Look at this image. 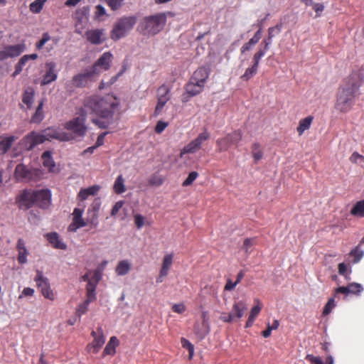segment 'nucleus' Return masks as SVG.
<instances>
[{"instance_id":"nucleus-33","label":"nucleus","mask_w":364,"mask_h":364,"mask_svg":"<svg viewBox=\"0 0 364 364\" xmlns=\"http://www.w3.org/2000/svg\"><path fill=\"white\" fill-rule=\"evenodd\" d=\"M355 216L364 217V199L357 202L350 210Z\"/></svg>"},{"instance_id":"nucleus-7","label":"nucleus","mask_w":364,"mask_h":364,"mask_svg":"<svg viewBox=\"0 0 364 364\" xmlns=\"http://www.w3.org/2000/svg\"><path fill=\"white\" fill-rule=\"evenodd\" d=\"M86 117V111L84 109H81L78 116L65 123V128L79 136H82L85 134L87 130L85 126Z\"/></svg>"},{"instance_id":"nucleus-14","label":"nucleus","mask_w":364,"mask_h":364,"mask_svg":"<svg viewBox=\"0 0 364 364\" xmlns=\"http://www.w3.org/2000/svg\"><path fill=\"white\" fill-rule=\"evenodd\" d=\"M241 132L237 130L235 131L232 134L227 135L223 139H218L217 143L220 151H226L228 149V144H237L241 139Z\"/></svg>"},{"instance_id":"nucleus-34","label":"nucleus","mask_w":364,"mask_h":364,"mask_svg":"<svg viewBox=\"0 0 364 364\" xmlns=\"http://www.w3.org/2000/svg\"><path fill=\"white\" fill-rule=\"evenodd\" d=\"M84 210L82 208H75L73 213V220L76 221L80 225H86L85 220L82 218Z\"/></svg>"},{"instance_id":"nucleus-41","label":"nucleus","mask_w":364,"mask_h":364,"mask_svg":"<svg viewBox=\"0 0 364 364\" xmlns=\"http://www.w3.org/2000/svg\"><path fill=\"white\" fill-rule=\"evenodd\" d=\"M44 166L51 168L54 166V162L49 151H45L42 155Z\"/></svg>"},{"instance_id":"nucleus-17","label":"nucleus","mask_w":364,"mask_h":364,"mask_svg":"<svg viewBox=\"0 0 364 364\" xmlns=\"http://www.w3.org/2000/svg\"><path fill=\"white\" fill-rule=\"evenodd\" d=\"M102 35L103 30L102 29H92L86 32L87 41L95 45H99L102 43Z\"/></svg>"},{"instance_id":"nucleus-21","label":"nucleus","mask_w":364,"mask_h":364,"mask_svg":"<svg viewBox=\"0 0 364 364\" xmlns=\"http://www.w3.org/2000/svg\"><path fill=\"white\" fill-rule=\"evenodd\" d=\"M100 190V186L99 185H94L87 188H81L78 193V198L82 200H85L89 196H96Z\"/></svg>"},{"instance_id":"nucleus-45","label":"nucleus","mask_w":364,"mask_h":364,"mask_svg":"<svg viewBox=\"0 0 364 364\" xmlns=\"http://www.w3.org/2000/svg\"><path fill=\"white\" fill-rule=\"evenodd\" d=\"M350 255L354 257L353 262L358 263L363 258L364 251L357 247L350 252Z\"/></svg>"},{"instance_id":"nucleus-1","label":"nucleus","mask_w":364,"mask_h":364,"mask_svg":"<svg viewBox=\"0 0 364 364\" xmlns=\"http://www.w3.org/2000/svg\"><path fill=\"white\" fill-rule=\"evenodd\" d=\"M119 102L113 95H92L84 100V109L99 117L92 122L100 128L106 129L114 123L119 115Z\"/></svg>"},{"instance_id":"nucleus-30","label":"nucleus","mask_w":364,"mask_h":364,"mask_svg":"<svg viewBox=\"0 0 364 364\" xmlns=\"http://www.w3.org/2000/svg\"><path fill=\"white\" fill-rule=\"evenodd\" d=\"M312 120L313 117L311 116L306 117V118L300 120L299 124L297 127V132L299 135H301L305 130L310 127Z\"/></svg>"},{"instance_id":"nucleus-20","label":"nucleus","mask_w":364,"mask_h":364,"mask_svg":"<svg viewBox=\"0 0 364 364\" xmlns=\"http://www.w3.org/2000/svg\"><path fill=\"white\" fill-rule=\"evenodd\" d=\"M17 250L18 252V262L20 264H25L27 262V255L28 254V250L26 247L25 242L22 239H18L17 245Z\"/></svg>"},{"instance_id":"nucleus-4","label":"nucleus","mask_w":364,"mask_h":364,"mask_svg":"<svg viewBox=\"0 0 364 364\" xmlns=\"http://www.w3.org/2000/svg\"><path fill=\"white\" fill-rule=\"evenodd\" d=\"M51 200V193L48 189L24 191L20 196L19 207L29 208L36 204L42 208L48 207Z\"/></svg>"},{"instance_id":"nucleus-53","label":"nucleus","mask_w":364,"mask_h":364,"mask_svg":"<svg viewBox=\"0 0 364 364\" xmlns=\"http://www.w3.org/2000/svg\"><path fill=\"white\" fill-rule=\"evenodd\" d=\"M123 0H107L109 6L113 11L119 9L122 5Z\"/></svg>"},{"instance_id":"nucleus-6","label":"nucleus","mask_w":364,"mask_h":364,"mask_svg":"<svg viewBox=\"0 0 364 364\" xmlns=\"http://www.w3.org/2000/svg\"><path fill=\"white\" fill-rule=\"evenodd\" d=\"M136 23V17L134 16H122L119 18L111 31V38L118 41L124 37L134 28Z\"/></svg>"},{"instance_id":"nucleus-62","label":"nucleus","mask_w":364,"mask_h":364,"mask_svg":"<svg viewBox=\"0 0 364 364\" xmlns=\"http://www.w3.org/2000/svg\"><path fill=\"white\" fill-rule=\"evenodd\" d=\"M256 44L255 43H252V41H249L247 43H245L240 48L241 53L243 54L246 51L250 50Z\"/></svg>"},{"instance_id":"nucleus-35","label":"nucleus","mask_w":364,"mask_h":364,"mask_svg":"<svg viewBox=\"0 0 364 364\" xmlns=\"http://www.w3.org/2000/svg\"><path fill=\"white\" fill-rule=\"evenodd\" d=\"M165 99L168 101L171 98L170 89L165 85H162L157 90V99Z\"/></svg>"},{"instance_id":"nucleus-43","label":"nucleus","mask_w":364,"mask_h":364,"mask_svg":"<svg viewBox=\"0 0 364 364\" xmlns=\"http://www.w3.org/2000/svg\"><path fill=\"white\" fill-rule=\"evenodd\" d=\"M348 287L349 294H359L363 291V287L360 284L353 282Z\"/></svg>"},{"instance_id":"nucleus-50","label":"nucleus","mask_w":364,"mask_h":364,"mask_svg":"<svg viewBox=\"0 0 364 364\" xmlns=\"http://www.w3.org/2000/svg\"><path fill=\"white\" fill-rule=\"evenodd\" d=\"M282 31V26L277 25L274 27H270L268 29V36L269 38H273L274 36L278 35Z\"/></svg>"},{"instance_id":"nucleus-54","label":"nucleus","mask_w":364,"mask_h":364,"mask_svg":"<svg viewBox=\"0 0 364 364\" xmlns=\"http://www.w3.org/2000/svg\"><path fill=\"white\" fill-rule=\"evenodd\" d=\"M157 100H158V102H157V105H156V107L155 109V114L156 115H159L161 113V112L164 109V107L165 106V105L167 102V101H166V100L163 99V98L157 99Z\"/></svg>"},{"instance_id":"nucleus-8","label":"nucleus","mask_w":364,"mask_h":364,"mask_svg":"<svg viewBox=\"0 0 364 364\" xmlns=\"http://www.w3.org/2000/svg\"><path fill=\"white\" fill-rule=\"evenodd\" d=\"M15 176L21 181H36L41 178V172L21 164L16 167Z\"/></svg>"},{"instance_id":"nucleus-49","label":"nucleus","mask_w":364,"mask_h":364,"mask_svg":"<svg viewBox=\"0 0 364 364\" xmlns=\"http://www.w3.org/2000/svg\"><path fill=\"white\" fill-rule=\"evenodd\" d=\"M336 306L335 301L333 298L330 299L327 304H326L323 311V314L324 316L328 315L330 314V312L332 311V309Z\"/></svg>"},{"instance_id":"nucleus-63","label":"nucleus","mask_w":364,"mask_h":364,"mask_svg":"<svg viewBox=\"0 0 364 364\" xmlns=\"http://www.w3.org/2000/svg\"><path fill=\"white\" fill-rule=\"evenodd\" d=\"M237 284H238L237 282H233L231 279H228L226 284L224 287V290L225 291H232Z\"/></svg>"},{"instance_id":"nucleus-19","label":"nucleus","mask_w":364,"mask_h":364,"mask_svg":"<svg viewBox=\"0 0 364 364\" xmlns=\"http://www.w3.org/2000/svg\"><path fill=\"white\" fill-rule=\"evenodd\" d=\"M247 310V305L245 304L244 301H240L237 302H235L233 304L232 309L230 314H233V319L234 321H236L237 319L240 318L243 314L244 312Z\"/></svg>"},{"instance_id":"nucleus-58","label":"nucleus","mask_w":364,"mask_h":364,"mask_svg":"<svg viewBox=\"0 0 364 364\" xmlns=\"http://www.w3.org/2000/svg\"><path fill=\"white\" fill-rule=\"evenodd\" d=\"M168 126V123L162 121L158 122L155 127V132L157 134L161 133Z\"/></svg>"},{"instance_id":"nucleus-36","label":"nucleus","mask_w":364,"mask_h":364,"mask_svg":"<svg viewBox=\"0 0 364 364\" xmlns=\"http://www.w3.org/2000/svg\"><path fill=\"white\" fill-rule=\"evenodd\" d=\"M258 65L253 63V65L247 68L245 73L241 76V79L244 81H247L252 78L257 72Z\"/></svg>"},{"instance_id":"nucleus-11","label":"nucleus","mask_w":364,"mask_h":364,"mask_svg":"<svg viewBox=\"0 0 364 364\" xmlns=\"http://www.w3.org/2000/svg\"><path fill=\"white\" fill-rule=\"evenodd\" d=\"M23 51V46L21 45L6 46L0 50V60H5L21 55Z\"/></svg>"},{"instance_id":"nucleus-52","label":"nucleus","mask_w":364,"mask_h":364,"mask_svg":"<svg viewBox=\"0 0 364 364\" xmlns=\"http://www.w3.org/2000/svg\"><path fill=\"white\" fill-rule=\"evenodd\" d=\"M267 50L260 49L254 54L252 61L253 63L259 66L260 59L265 55Z\"/></svg>"},{"instance_id":"nucleus-38","label":"nucleus","mask_w":364,"mask_h":364,"mask_svg":"<svg viewBox=\"0 0 364 364\" xmlns=\"http://www.w3.org/2000/svg\"><path fill=\"white\" fill-rule=\"evenodd\" d=\"M46 0H36L30 4V10L34 14H38L43 9Z\"/></svg>"},{"instance_id":"nucleus-2","label":"nucleus","mask_w":364,"mask_h":364,"mask_svg":"<svg viewBox=\"0 0 364 364\" xmlns=\"http://www.w3.org/2000/svg\"><path fill=\"white\" fill-rule=\"evenodd\" d=\"M72 139V134L60 131L55 128L49 127L40 133L31 132L23 138L21 145L25 149L30 151L45 141L58 139L61 141H68Z\"/></svg>"},{"instance_id":"nucleus-39","label":"nucleus","mask_w":364,"mask_h":364,"mask_svg":"<svg viewBox=\"0 0 364 364\" xmlns=\"http://www.w3.org/2000/svg\"><path fill=\"white\" fill-rule=\"evenodd\" d=\"M252 154L255 162H257L262 158L263 153L259 144L255 143L253 144Z\"/></svg>"},{"instance_id":"nucleus-5","label":"nucleus","mask_w":364,"mask_h":364,"mask_svg":"<svg viewBox=\"0 0 364 364\" xmlns=\"http://www.w3.org/2000/svg\"><path fill=\"white\" fill-rule=\"evenodd\" d=\"M167 18L166 13H158L146 16L141 23L145 33L156 35L164 27Z\"/></svg>"},{"instance_id":"nucleus-42","label":"nucleus","mask_w":364,"mask_h":364,"mask_svg":"<svg viewBox=\"0 0 364 364\" xmlns=\"http://www.w3.org/2000/svg\"><path fill=\"white\" fill-rule=\"evenodd\" d=\"M209 132L205 129L202 133L199 134L198 136L194 139L196 142L202 147L203 144L210 139Z\"/></svg>"},{"instance_id":"nucleus-47","label":"nucleus","mask_w":364,"mask_h":364,"mask_svg":"<svg viewBox=\"0 0 364 364\" xmlns=\"http://www.w3.org/2000/svg\"><path fill=\"white\" fill-rule=\"evenodd\" d=\"M181 344L182 346L185 348H186L189 352V357L192 358L193 353H194V347L193 344H191L189 341L187 339L182 338H181Z\"/></svg>"},{"instance_id":"nucleus-55","label":"nucleus","mask_w":364,"mask_h":364,"mask_svg":"<svg viewBox=\"0 0 364 364\" xmlns=\"http://www.w3.org/2000/svg\"><path fill=\"white\" fill-rule=\"evenodd\" d=\"M350 161L354 164L360 163L362 161L364 162V156L359 154L358 152H353L350 157Z\"/></svg>"},{"instance_id":"nucleus-57","label":"nucleus","mask_w":364,"mask_h":364,"mask_svg":"<svg viewBox=\"0 0 364 364\" xmlns=\"http://www.w3.org/2000/svg\"><path fill=\"white\" fill-rule=\"evenodd\" d=\"M100 207V199H95L91 206L88 208L89 210L98 214L99 210Z\"/></svg>"},{"instance_id":"nucleus-29","label":"nucleus","mask_w":364,"mask_h":364,"mask_svg":"<svg viewBox=\"0 0 364 364\" xmlns=\"http://www.w3.org/2000/svg\"><path fill=\"white\" fill-rule=\"evenodd\" d=\"M200 149V146L193 139L183 147L181 151V156L186 154H194Z\"/></svg>"},{"instance_id":"nucleus-18","label":"nucleus","mask_w":364,"mask_h":364,"mask_svg":"<svg viewBox=\"0 0 364 364\" xmlns=\"http://www.w3.org/2000/svg\"><path fill=\"white\" fill-rule=\"evenodd\" d=\"M208 75L209 73L208 70L204 67H201L193 73L191 79L196 82L205 85V82L208 79Z\"/></svg>"},{"instance_id":"nucleus-60","label":"nucleus","mask_w":364,"mask_h":364,"mask_svg":"<svg viewBox=\"0 0 364 364\" xmlns=\"http://www.w3.org/2000/svg\"><path fill=\"white\" fill-rule=\"evenodd\" d=\"M172 309L176 313L182 314L185 311L186 307L185 305L182 303L176 304L172 306Z\"/></svg>"},{"instance_id":"nucleus-15","label":"nucleus","mask_w":364,"mask_h":364,"mask_svg":"<svg viewBox=\"0 0 364 364\" xmlns=\"http://www.w3.org/2000/svg\"><path fill=\"white\" fill-rule=\"evenodd\" d=\"M46 72L43 76L41 85H46L57 79L58 74L56 72V63L50 61L46 63Z\"/></svg>"},{"instance_id":"nucleus-9","label":"nucleus","mask_w":364,"mask_h":364,"mask_svg":"<svg viewBox=\"0 0 364 364\" xmlns=\"http://www.w3.org/2000/svg\"><path fill=\"white\" fill-rule=\"evenodd\" d=\"M34 281L36 282L38 288L45 298L49 300H54L55 294L50 289L48 279L44 276L42 271L38 269L36 271Z\"/></svg>"},{"instance_id":"nucleus-10","label":"nucleus","mask_w":364,"mask_h":364,"mask_svg":"<svg viewBox=\"0 0 364 364\" xmlns=\"http://www.w3.org/2000/svg\"><path fill=\"white\" fill-rule=\"evenodd\" d=\"M91 335L94 337V340L92 343L87 346V349L89 352L97 353L105 342L102 327H98L96 331H92Z\"/></svg>"},{"instance_id":"nucleus-22","label":"nucleus","mask_w":364,"mask_h":364,"mask_svg":"<svg viewBox=\"0 0 364 364\" xmlns=\"http://www.w3.org/2000/svg\"><path fill=\"white\" fill-rule=\"evenodd\" d=\"M16 139L14 136H0V155L6 154Z\"/></svg>"},{"instance_id":"nucleus-37","label":"nucleus","mask_w":364,"mask_h":364,"mask_svg":"<svg viewBox=\"0 0 364 364\" xmlns=\"http://www.w3.org/2000/svg\"><path fill=\"white\" fill-rule=\"evenodd\" d=\"M260 310H261V308L258 305L254 306L252 309V310L250 311V314L249 318H248V320H247V321L246 323V326H245L246 328H248V327H250V326H251L252 325L255 318L259 314Z\"/></svg>"},{"instance_id":"nucleus-24","label":"nucleus","mask_w":364,"mask_h":364,"mask_svg":"<svg viewBox=\"0 0 364 364\" xmlns=\"http://www.w3.org/2000/svg\"><path fill=\"white\" fill-rule=\"evenodd\" d=\"M131 269V263L127 259L121 260L118 262L115 272L118 276L127 274Z\"/></svg>"},{"instance_id":"nucleus-13","label":"nucleus","mask_w":364,"mask_h":364,"mask_svg":"<svg viewBox=\"0 0 364 364\" xmlns=\"http://www.w3.org/2000/svg\"><path fill=\"white\" fill-rule=\"evenodd\" d=\"M95 69V68H87L83 73L74 76L73 84L77 87L85 86L87 82L92 80L96 75Z\"/></svg>"},{"instance_id":"nucleus-27","label":"nucleus","mask_w":364,"mask_h":364,"mask_svg":"<svg viewBox=\"0 0 364 364\" xmlns=\"http://www.w3.org/2000/svg\"><path fill=\"white\" fill-rule=\"evenodd\" d=\"M85 220L86 225H90L92 228H96L99 224L98 214L87 210L86 219Z\"/></svg>"},{"instance_id":"nucleus-44","label":"nucleus","mask_w":364,"mask_h":364,"mask_svg":"<svg viewBox=\"0 0 364 364\" xmlns=\"http://www.w3.org/2000/svg\"><path fill=\"white\" fill-rule=\"evenodd\" d=\"M103 16H107L106 9L100 4L95 6V18L98 21H102L101 17Z\"/></svg>"},{"instance_id":"nucleus-32","label":"nucleus","mask_w":364,"mask_h":364,"mask_svg":"<svg viewBox=\"0 0 364 364\" xmlns=\"http://www.w3.org/2000/svg\"><path fill=\"white\" fill-rule=\"evenodd\" d=\"M43 102L41 101L38 105L36 112L31 117V122L39 123L43 119L44 115L43 112Z\"/></svg>"},{"instance_id":"nucleus-3","label":"nucleus","mask_w":364,"mask_h":364,"mask_svg":"<svg viewBox=\"0 0 364 364\" xmlns=\"http://www.w3.org/2000/svg\"><path fill=\"white\" fill-rule=\"evenodd\" d=\"M361 78L360 74L353 73L348 80L346 84L339 90L337 97L336 107L341 112L348 111L355 102L358 95V88L360 86Z\"/></svg>"},{"instance_id":"nucleus-31","label":"nucleus","mask_w":364,"mask_h":364,"mask_svg":"<svg viewBox=\"0 0 364 364\" xmlns=\"http://www.w3.org/2000/svg\"><path fill=\"white\" fill-rule=\"evenodd\" d=\"M114 191L117 194H121L125 192L126 188L124 186V180L122 175H119L115 180L114 186Z\"/></svg>"},{"instance_id":"nucleus-64","label":"nucleus","mask_w":364,"mask_h":364,"mask_svg":"<svg viewBox=\"0 0 364 364\" xmlns=\"http://www.w3.org/2000/svg\"><path fill=\"white\" fill-rule=\"evenodd\" d=\"M233 314H222L220 316V319L224 322L230 323L235 321L233 319Z\"/></svg>"},{"instance_id":"nucleus-25","label":"nucleus","mask_w":364,"mask_h":364,"mask_svg":"<svg viewBox=\"0 0 364 364\" xmlns=\"http://www.w3.org/2000/svg\"><path fill=\"white\" fill-rule=\"evenodd\" d=\"M119 343V342L117 338L115 336H112L104 349L103 355H113L116 352L115 349Z\"/></svg>"},{"instance_id":"nucleus-46","label":"nucleus","mask_w":364,"mask_h":364,"mask_svg":"<svg viewBox=\"0 0 364 364\" xmlns=\"http://www.w3.org/2000/svg\"><path fill=\"white\" fill-rule=\"evenodd\" d=\"M198 173L196 171H191L186 179L183 182V186H188L197 178Z\"/></svg>"},{"instance_id":"nucleus-28","label":"nucleus","mask_w":364,"mask_h":364,"mask_svg":"<svg viewBox=\"0 0 364 364\" xmlns=\"http://www.w3.org/2000/svg\"><path fill=\"white\" fill-rule=\"evenodd\" d=\"M173 261V255L168 254L165 255L163 259V264L162 267L161 268V275L162 276H167L169 269L172 264Z\"/></svg>"},{"instance_id":"nucleus-40","label":"nucleus","mask_w":364,"mask_h":364,"mask_svg":"<svg viewBox=\"0 0 364 364\" xmlns=\"http://www.w3.org/2000/svg\"><path fill=\"white\" fill-rule=\"evenodd\" d=\"M163 182L164 178L159 173H154L149 179V183L152 186H160Z\"/></svg>"},{"instance_id":"nucleus-12","label":"nucleus","mask_w":364,"mask_h":364,"mask_svg":"<svg viewBox=\"0 0 364 364\" xmlns=\"http://www.w3.org/2000/svg\"><path fill=\"white\" fill-rule=\"evenodd\" d=\"M204 87V85L193 81L190 79L189 82L186 84L185 89L186 93L183 95V102H188L189 97L196 96L200 93Z\"/></svg>"},{"instance_id":"nucleus-51","label":"nucleus","mask_w":364,"mask_h":364,"mask_svg":"<svg viewBox=\"0 0 364 364\" xmlns=\"http://www.w3.org/2000/svg\"><path fill=\"white\" fill-rule=\"evenodd\" d=\"M90 303L85 301L82 304H81L76 310V316L80 318L82 314H85L87 310L88 306Z\"/></svg>"},{"instance_id":"nucleus-48","label":"nucleus","mask_w":364,"mask_h":364,"mask_svg":"<svg viewBox=\"0 0 364 364\" xmlns=\"http://www.w3.org/2000/svg\"><path fill=\"white\" fill-rule=\"evenodd\" d=\"M50 40V36L48 33H44L41 39L36 43V47L37 49L41 50L44 45Z\"/></svg>"},{"instance_id":"nucleus-16","label":"nucleus","mask_w":364,"mask_h":364,"mask_svg":"<svg viewBox=\"0 0 364 364\" xmlns=\"http://www.w3.org/2000/svg\"><path fill=\"white\" fill-rule=\"evenodd\" d=\"M112 55L109 52L104 53L90 68H95V73L97 75L100 73L99 68L103 70H108L110 66Z\"/></svg>"},{"instance_id":"nucleus-61","label":"nucleus","mask_w":364,"mask_h":364,"mask_svg":"<svg viewBox=\"0 0 364 364\" xmlns=\"http://www.w3.org/2000/svg\"><path fill=\"white\" fill-rule=\"evenodd\" d=\"M254 240L252 238H247L243 243L242 249L245 250L246 252H249L250 248L253 245Z\"/></svg>"},{"instance_id":"nucleus-56","label":"nucleus","mask_w":364,"mask_h":364,"mask_svg":"<svg viewBox=\"0 0 364 364\" xmlns=\"http://www.w3.org/2000/svg\"><path fill=\"white\" fill-rule=\"evenodd\" d=\"M306 359L310 361L312 364H323V360L319 357H315L311 354H308Z\"/></svg>"},{"instance_id":"nucleus-26","label":"nucleus","mask_w":364,"mask_h":364,"mask_svg":"<svg viewBox=\"0 0 364 364\" xmlns=\"http://www.w3.org/2000/svg\"><path fill=\"white\" fill-rule=\"evenodd\" d=\"M34 92L32 88L26 89L22 97V102L27 106V109H30L33 102Z\"/></svg>"},{"instance_id":"nucleus-59","label":"nucleus","mask_w":364,"mask_h":364,"mask_svg":"<svg viewBox=\"0 0 364 364\" xmlns=\"http://www.w3.org/2000/svg\"><path fill=\"white\" fill-rule=\"evenodd\" d=\"M135 224L140 229L144 224V218L141 215H136L134 216Z\"/></svg>"},{"instance_id":"nucleus-23","label":"nucleus","mask_w":364,"mask_h":364,"mask_svg":"<svg viewBox=\"0 0 364 364\" xmlns=\"http://www.w3.org/2000/svg\"><path fill=\"white\" fill-rule=\"evenodd\" d=\"M46 238L53 247L60 250L66 249V245L60 241L59 236L56 232L48 233L46 235Z\"/></svg>"}]
</instances>
